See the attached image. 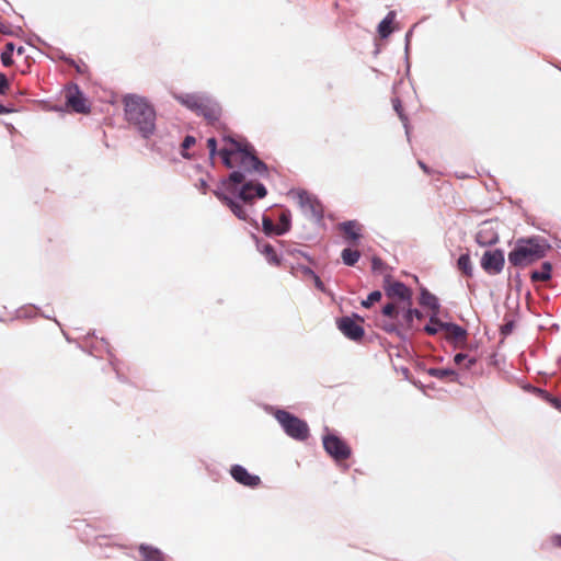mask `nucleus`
Here are the masks:
<instances>
[{"label": "nucleus", "instance_id": "nucleus-1", "mask_svg": "<svg viewBox=\"0 0 561 561\" xmlns=\"http://www.w3.org/2000/svg\"><path fill=\"white\" fill-rule=\"evenodd\" d=\"M224 141L229 142L232 148H222L219 156L222 163L231 169L234 165L237 170L232 171L229 176L222 181V185L228 192H234L236 185L245 181L247 174L256 173L260 176H265L268 173L267 165L260 160L253 146L249 142L238 141L231 136H225Z\"/></svg>", "mask_w": 561, "mask_h": 561}, {"label": "nucleus", "instance_id": "nucleus-2", "mask_svg": "<svg viewBox=\"0 0 561 561\" xmlns=\"http://www.w3.org/2000/svg\"><path fill=\"white\" fill-rule=\"evenodd\" d=\"M125 117L144 138H149L156 130V111L142 96L127 94L124 100Z\"/></svg>", "mask_w": 561, "mask_h": 561}, {"label": "nucleus", "instance_id": "nucleus-3", "mask_svg": "<svg viewBox=\"0 0 561 561\" xmlns=\"http://www.w3.org/2000/svg\"><path fill=\"white\" fill-rule=\"evenodd\" d=\"M550 249V243L541 236L520 238L508 253V262L513 266L525 267L547 256Z\"/></svg>", "mask_w": 561, "mask_h": 561}, {"label": "nucleus", "instance_id": "nucleus-4", "mask_svg": "<svg viewBox=\"0 0 561 561\" xmlns=\"http://www.w3.org/2000/svg\"><path fill=\"white\" fill-rule=\"evenodd\" d=\"M175 99L185 107L206 121L213 123L219 119L221 114L220 105L211 98L201 93H184L175 95Z\"/></svg>", "mask_w": 561, "mask_h": 561}, {"label": "nucleus", "instance_id": "nucleus-5", "mask_svg": "<svg viewBox=\"0 0 561 561\" xmlns=\"http://www.w3.org/2000/svg\"><path fill=\"white\" fill-rule=\"evenodd\" d=\"M276 420L283 426L285 433L294 439L306 440L309 437L308 424L291 413L278 410L275 413Z\"/></svg>", "mask_w": 561, "mask_h": 561}, {"label": "nucleus", "instance_id": "nucleus-6", "mask_svg": "<svg viewBox=\"0 0 561 561\" xmlns=\"http://www.w3.org/2000/svg\"><path fill=\"white\" fill-rule=\"evenodd\" d=\"M290 194L297 201L302 214L307 218L316 222H320L323 219L322 204L314 195L304 190L291 191Z\"/></svg>", "mask_w": 561, "mask_h": 561}, {"label": "nucleus", "instance_id": "nucleus-7", "mask_svg": "<svg viewBox=\"0 0 561 561\" xmlns=\"http://www.w3.org/2000/svg\"><path fill=\"white\" fill-rule=\"evenodd\" d=\"M240 185V187L236 185V191L230 193L250 208L252 207L254 198H263L267 194L266 187L259 182L248 181Z\"/></svg>", "mask_w": 561, "mask_h": 561}, {"label": "nucleus", "instance_id": "nucleus-8", "mask_svg": "<svg viewBox=\"0 0 561 561\" xmlns=\"http://www.w3.org/2000/svg\"><path fill=\"white\" fill-rule=\"evenodd\" d=\"M325 451L337 461L346 460L351 456V448L340 437L329 434L323 437Z\"/></svg>", "mask_w": 561, "mask_h": 561}, {"label": "nucleus", "instance_id": "nucleus-9", "mask_svg": "<svg viewBox=\"0 0 561 561\" xmlns=\"http://www.w3.org/2000/svg\"><path fill=\"white\" fill-rule=\"evenodd\" d=\"M383 290L388 298L397 299L402 305H412V290L404 283L386 279Z\"/></svg>", "mask_w": 561, "mask_h": 561}, {"label": "nucleus", "instance_id": "nucleus-10", "mask_svg": "<svg viewBox=\"0 0 561 561\" xmlns=\"http://www.w3.org/2000/svg\"><path fill=\"white\" fill-rule=\"evenodd\" d=\"M505 257L503 250H488L481 257V267L490 275L500 274L503 271Z\"/></svg>", "mask_w": 561, "mask_h": 561}, {"label": "nucleus", "instance_id": "nucleus-11", "mask_svg": "<svg viewBox=\"0 0 561 561\" xmlns=\"http://www.w3.org/2000/svg\"><path fill=\"white\" fill-rule=\"evenodd\" d=\"M66 99L67 105L71 107L73 112L79 114H87L90 112V106L87 104V100L77 84L69 88Z\"/></svg>", "mask_w": 561, "mask_h": 561}, {"label": "nucleus", "instance_id": "nucleus-12", "mask_svg": "<svg viewBox=\"0 0 561 561\" xmlns=\"http://www.w3.org/2000/svg\"><path fill=\"white\" fill-rule=\"evenodd\" d=\"M214 194L218 199H220L226 206L230 208L236 217L241 220H248V208L245 207L247 205H244L241 201H239L237 197L232 198L221 191H215Z\"/></svg>", "mask_w": 561, "mask_h": 561}, {"label": "nucleus", "instance_id": "nucleus-13", "mask_svg": "<svg viewBox=\"0 0 561 561\" xmlns=\"http://www.w3.org/2000/svg\"><path fill=\"white\" fill-rule=\"evenodd\" d=\"M230 474L238 483L249 488H256L261 484V478L259 476L251 474L240 465H233L230 469Z\"/></svg>", "mask_w": 561, "mask_h": 561}, {"label": "nucleus", "instance_id": "nucleus-14", "mask_svg": "<svg viewBox=\"0 0 561 561\" xmlns=\"http://www.w3.org/2000/svg\"><path fill=\"white\" fill-rule=\"evenodd\" d=\"M337 328L348 339L357 341L364 335V329L354 319L343 317L337 321Z\"/></svg>", "mask_w": 561, "mask_h": 561}, {"label": "nucleus", "instance_id": "nucleus-15", "mask_svg": "<svg viewBox=\"0 0 561 561\" xmlns=\"http://www.w3.org/2000/svg\"><path fill=\"white\" fill-rule=\"evenodd\" d=\"M444 327L442 335L447 342L451 343L453 346L466 340L467 331L461 325L446 322Z\"/></svg>", "mask_w": 561, "mask_h": 561}, {"label": "nucleus", "instance_id": "nucleus-16", "mask_svg": "<svg viewBox=\"0 0 561 561\" xmlns=\"http://www.w3.org/2000/svg\"><path fill=\"white\" fill-rule=\"evenodd\" d=\"M419 304L432 310V313H439L440 304L438 298L432 294L427 288L421 287Z\"/></svg>", "mask_w": 561, "mask_h": 561}, {"label": "nucleus", "instance_id": "nucleus-17", "mask_svg": "<svg viewBox=\"0 0 561 561\" xmlns=\"http://www.w3.org/2000/svg\"><path fill=\"white\" fill-rule=\"evenodd\" d=\"M497 240V233L491 227H489L486 222L482 225V227L480 228L476 236L477 243L482 247L492 245L496 243Z\"/></svg>", "mask_w": 561, "mask_h": 561}, {"label": "nucleus", "instance_id": "nucleus-18", "mask_svg": "<svg viewBox=\"0 0 561 561\" xmlns=\"http://www.w3.org/2000/svg\"><path fill=\"white\" fill-rule=\"evenodd\" d=\"M139 554L142 561H165V557L159 549L141 545L139 547Z\"/></svg>", "mask_w": 561, "mask_h": 561}, {"label": "nucleus", "instance_id": "nucleus-19", "mask_svg": "<svg viewBox=\"0 0 561 561\" xmlns=\"http://www.w3.org/2000/svg\"><path fill=\"white\" fill-rule=\"evenodd\" d=\"M402 320L400 322L401 327L405 329L407 331H419L421 330V327L419 323L414 322L413 316H412V305H403L402 306Z\"/></svg>", "mask_w": 561, "mask_h": 561}, {"label": "nucleus", "instance_id": "nucleus-20", "mask_svg": "<svg viewBox=\"0 0 561 561\" xmlns=\"http://www.w3.org/2000/svg\"><path fill=\"white\" fill-rule=\"evenodd\" d=\"M256 249L259 252H261L263 255H265L268 263L275 264V265L279 264V259H278L276 251L272 244L256 239Z\"/></svg>", "mask_w": 561, "mask_h": 561}, {"label": "nucleus", "instance_id": "nucleus-21", "mask_svg": "<svg viewBox=\"0 0 561 561\" xmlns=\"http://www.w3.org/2000/svg\"><path fill=\"white\" fill-rule=\"evenodd\" d=\"M552 265L550 262H543L539 270H535L530 273V279L533 283L548 282L551 279Z\"/></svg>", "mask_w": 561, "mask_h": 561}, {"label": "nucleus", "instance_id": "nucleus-22", "mask_svg": "<svg viewBox=\"0 0 561 561\" xmlns=\"http://www.w3.org/2000/svg\"><path fill=\"white\" fill-rule=\"evenodd\" d=\"M445 323L446 322H443L442 320L438 319V313H432L430 317V322L426 325H424L422 330L430 335H435L438 333L442 334L445 328Z\"/></svg>", "mask_w": 561, "mask_h": 561}, {"label": "nucleus", "instance_id": "nucleus-23", "mask_svg": "<svg viewBox=\"0 0 561 561\" xmlns=\"http://www.w3.org/2000/svg\"><path fill=\"white\" fill-rule=\"evenodd\" d=\"M396 19V12L389 11L388 14L383 18V20L378 24V33L381 38H387L391 33V24Z\"/></svg>", "mask_w": 561, "mask_h": 561}, {"label": "nucleus", "instance_id": "nucleus-24", "mask_svg": "<svg viewBox=\"0 0 561 561\" xmlns=\"http://www.w3.org/2000/svg\"><path fill=\"white\" fill-rule=\"evenodd\" d=\"M357 222L355 220H348L340 224V229L350 238L352 241H357L360 237L359 232L356 231Z\"/></svg>", "mask_w": 561, "mask_h": 561}, {"label": "nucleus", "instance_id": "nucleus-25", "mask_svg": "<svg viewBox=\"0 0 561 561\" xmlns=\"http://www.w3.org/2000/svg\"><path fill=\"white\" fill-rule=\"evenodd\" d=\"M457 267L467 277H471L473 275V267L471 264L469 253H463L458 257Z\"/></svg>", "mask_w": 561, "mask_h": 561}, {"label": "nucleus", "instance_id": "nucleus-26", "mask_svg": "<svg viewBox=\"0 0 561 561\" xmlns=\"http://www.w3.org/2000/svg\"><path fill=\"white\" fill-rule=\"evenodd\" d=\"M341 257L345 265L354 266L358 262V260L360 257V253L357 250L346 248L342 251Z\"/></svg>", "mask_w": 561, "mask_h": 561}, {"label": "nucleus", "instance_id": "nucleus-27", "mask_svg": "<svg viewBox=\"0 0 561 561\" xmlns=\"http://www.w3.org/2000/svg\"><path fill=\"white\" fill-rule=\"evenodd\" d=\"M15 50V45L12 42H8L4 45L3 50L1 51V61L4 67H10L13 65L12 55Z\"/></svg>", "mask_w": 561, "mask_h": 561}, {"label": "nucleus", "instance_id": "nucleus-28", "mask_svg": "<svg viewBox=\"0 0 561 561\" xmlns=\"http://www.w3.org/2000/svg\"><path fill=\"white\" fill-rule=\"evenodd\" d=\"M276 226L278 227L277 236L286 233L290 229V213L283 211L279 216V225Z\"/></svg>", "mask_w": 561, "mask_h": 561}, {"label": "nucleus", "instance_id": "nucleus-29", "mask_svg": "<svg viewBox=\"0 0 561 561\" xmlns=\"http://www.w3.org/2000/svg\"><path fill=\"white\" fill-rule=\"evenodd\" d=\"M262 226H263V231L265 234L277 236L278 227L274 224V221L270 217L263 216Z\"/></svg>", "mask_w": 561, "mask_h": 561}, {"label": "nucleus", "instance_id": "nucleus-30", "mask_svg": "<svg viewBox=\"0 0 561 561\" xmlns=\"http://www.w3.org/2000/svg\"><path fill=\"white\" fill-rule=\"evenodd\" d=\"M381 312L385 317L394 320L399 317V307L393 302H389L382 307Z\"/></svg>", "mask_w": 561, "mask_h": 561}, {"label": "nucleus", "instance_id": "nucleus-31", "mask_svg": "<svg viewBox=\"0 0 561 561\" xmlns=\"http://www.w3.org/2000/svg\"><path fill=\"white\" fill-rule=\"evenodd\" d=\"M454 362L457 365H462L466 362V367L469 369L477 362V359L476 357H470L468 353H456Z\"/></svg>", "mask_w": 561, "mask_h": 561}, {"label": "nucleus", "instance_id": "nucleus-32", "mask_svg": "<svg viewBox=\"0 0 561 561\" xmlns=\"http://www.w3.org/2000/svg\"><path fill=\"white\" fill-rule=\"evenodd\" d=\"M382 295L379 290L371 291L365 300L362 301L364 308H370L375 302L381 299Z\"/></svg>", "mask_w": 561, "mask_h": 561}, {"label": "nucleus", "instance_id": "nucleus-33", "mask_svg": "<svg viewBox=\"0 0 561 561\" xmlns=\"http://www.w3.org/2000/svg\"><path fill=\"white\" fill-rule=\"evenodd\" d=\"M195 142H196L195 137H193L191 135L185 136V138L183 139V142L181 145V147H182L181 154L183 158H185V159L190 158V154L187 153L186 150L188 148H191Z\"/></svg>", "mask_w": 561, "mask_h": 561}, {"label": "nucleus", "instance_id": "nucleus-34", "mask_svg": "<svg viewBox=\"0 0 561 561\" xmlns=\"http://www.w3.org/2000/svg\"><path fill=\"white\" fill-rule=\"evenodd\" d=\"M393 108L394 111L398 113L400 119L403 122V125L405 127V133L407 135H409V130H408V117L403 114L402 112V106H401V102L399 99H394L393 100Z\"/></svg>", "mask_w": 561, "mask_h": 561}, {"label": "nucleus", "instance_id": "nucleus-35", "mask_svg": "<svg viewBox=\"0 0 561 561\" xmlns=\"http://www.w3.org/2000/svg\"><path fill=\"white\" fill-rule=\"evenodd\" d=\"M207 147L209 149V156L213 159L217 153L219 154L220 151L217 150V140L216 138L211 137L207 140Z\"/></svg>", "mask_w": 561, "mask_h": 561}, {"label": "nucleus", "instance_id": "nucleus-36", "mask_svg": "<svg viewBox=\"0 0 561 561\" xmlns=\"http://www.w3.org/2000/svg\"><path fill=\"white\" fill-rule=\"evenodd\" d=\"M10 83L5 75L0 72V95L7 94Z\"/></svg>", "mask_w": 561, "mask_h": 561}, {"label": "nucleus", "instance_id": "nucleus-37", "mask_svg": "<svg viewBox=\"0 0 561 561\" xmlns=\"http://www.w3.org/2000/svg\"><path fill=\"white\" fill-rule=\"evenodd\" d=\"M412 316L415 323L421 325L422 320L424 319V313L416 308H412Z\"/></svg>", "mask_w": 561, "mask_h": 561}, {"label": "nucleus", "instance_id": "nucleus-38", "mask_svg": "<svg viewBox=\"0 0 561 561\" xmlns=\"http://www.w3.org/2000/svg\"><path fill=\"white\" fill-rule=\"evenodd\" d=\"M432 375L439 377V378H444L448 375H454V371L447 370V369H433Z\"/></svg>", "mask_w": 561, "mask_h": 561}, {"label": "nucleus", "instance_id": "nucleus-39", "mask_svg": "<svg viewBox=\"0 0 561 561\" xmlns=\"http://www.w3.org/2000/svg\"><path fill=\"white\" fill-rule=\"evenodd\" d=\"M298 270L301 272L302 275L305 276H310V277H314L317 274L313 272V270H311L309 266H306V265H299L298 266Z\"/></svg>", "mask_w": 561, "mask_h": 561}, {"label": "nucleus", "instance_id": "nucleus-40", "mask_svg": "<svg viewBox=\"0 0 561 561\" xmlns=\"http://www.w3.org/2000/svg\"><path fill=\"white\" fill-rule=\"evenodd\" d=\"M513 328H514V322H513V321H510V322L505 323V324L502 327V329H501L502 334H503V335H507V334H510V333L513 331Z\"/></svg>", "mask_w": 561, "mask_h": 561}, {"label": "nucleus", "instance_id": "nucleus-41", "mask_svg": "<svg viewBox=\"0 0 561 561\" xmlns=\"http://www.w3.org/2000/svg\"><path fill=\"white\" fill-rule=\"evenodd\" d=\"M312 278H313V280H314V285H316V287H317L320 291L325 293V291H327L325 286H324L323 282L320 279V277H319L318 275H316V276H314V277H312Z\"/></svg>", "mask_w": 561, "mask_h": 561}, {"label": "nucleus", "instance_id": "nucleus-42", "mask_svg": "<svg viewBox=\"0 0 561 561\" xmlns=\"http://www.w3.org/2000/svg\"><path fill=\"white\" fill-rule=\"evenodd\" d=\"M291 253H293L294 255H297V256H304V257H305V259H307L309 262H312L311 257H310L307 253H305L304 251H301V250H299V249H295V250H293V251H291Z\"/></svg>", "mask_w": 561, "mask_h": 561}, {"label": "nucleus", "instance_id": "nucleus-43", "mask_svg": "<svg viewBox=\"0 0 561 561\" xmlns=\"http://www.w3.org/2000/svg\"><path fill=\"white\" fill-rule=\"evenodd\" d=\"M0 33L4 35H11L12 32L9 26H7L3 22L0 21Z\"/></svg>", "mask_w": 561, "mask_h": 561}, {"label": "nucleus", "instance_id": "nucleus-44", "mask_svg": "<svg viewBox=\"0 0 561 561\" xmlns=\"http://www.w3.org/2000/svg\"><path fill=\"white\" fill-rule=\"evenodd\" d=\"M12 112H14L13 107H8L0 103V114H9Z\"/></svg>", "mask_w": 561, "mask_h": 561}, {"label": "nucleus", "instance_id": "nucleus-45", "mask_svg": "<svg viewBox=\"0 0 561 561\" xmlns=\"http://www.w3.org/2000/svg\"><path fill=\"white\" fill-rule=\"evenodd\" d=\"M385 330L388 332H394V331H397V324H394V323L386 324Z\"/></svg>", "mask_w": 561, "mask_h": 561}, {"label": "nucleus", "instance_id": "nucleus-46", "mask_svg": "<svg viewBox=\"0 0 561 561\" xmlns=\"http://www.w3.org/2000/svg\"><path fill=\"white\" fill-rule=\"evenodd\" d=\"M417 163L424 172H426L427 174L431 173L428 167L423 161L419 160Z\"/></svg>", "mask_w": 561, "mask_h": 561}, {"label": "nucleus", "instance_id": "nucleus-47", "mask_svg": "<svg viewBox=\"0 0 561 561\" xmlns=\"http://www.w3.org/2000/svg\"><path fill=\"white\" fill-rule=\"evenodd\" d=\"M199 186H201V190H203V192L205 193L208 185H207V182L204 179H201L199 180Z\"/></svg>", "mask_w": 561, "mask_h": 561}, {"label": "nucleus", "instance_id": "nucleus-48", "mask_svg": "<svg viewBox=\"0 0 561 561\" xmlns=\"http://www.w3.org/2000/svg\"><path fill=\"white\" fill-rule=\"evenodd\" d=\"M550 402H551L556 408L561 409V402H560L558 399L552 398V399H550Z\"/></svg>", "mask_w": 561, "mask_h": 561}, {"label": "nucleus", "instance_id": "nucleus-49", "mask_svg": "<svg viewBox=\"0 0 561 561\" xmlns=\"http://www.w3.org/2000/svg\"><path fill=\"white\" fill-rule=\"evenodd\" d=\"M15 50H16V54H18V55H23V54H24V51H25V49H24V47H23V46L18 47Z\"/></svg>", "mask_w": 561, "mask_h": 561}, {"label": "nucleus", "instance_id": "nucleus-50", "mask_svg": "<svg viewBox=\"0 0 561 561\" xmlns=\"http://www.w3.org/2000/svg\"><path fill=\"white\" fill-rule=\"evenodd\" d=\"M554 542L558 547L561 548V536L556 537Z\"/></svg>", "mask_w": 561, "mask_h": 561}, {"label": "nucleus", "instance_id": "nucleus-51", "mask_svg": "<svg viewBox=\"0 0 561 561\" xmlns=\"http://www.w3.org/2000/svg\"><path fill=\"white\" fill-rule=\"evenodd\" d=\"M65 60H66L67 62H69L70 65H75V60H72V59L65 58Z\"/></svg>", "mask_w": 561, "mask_h": 561}, {"label": "nucleus", "instance_id": "nucleus-52", "mask_svg": "<svg viewBox=\"0 0 561 561\" xmlns=\"http://www.w3.org/2000/svg\"><path fill=\"white\" fill-rule=\"evenodd\" d=\"M410 34H411V31H409V32L407 33V36H405V38H407V44L409 43Z\"/></svg>", "mask_w": 561, "mask_h": 561}, {"label": "nucleus", "instance_id": "nucleus-53", "mask_svg": "<svg viewBox=\"0 0 561 561\" xmlns=\"http://www.w3.org/2000/svg\"><path fill=\"white\" fill-rule=\"evenodd\" d=\"M77 71L81 72L82 71V67L77 66Z\"/></svg>", "mask_w": 561, "mask_h": 561}, {"label": "nucleus", "instance_id": "nucleus-54", "mask_svg": "<svg viewBox=\"0 0 561 561\" xmlns=\"http://www.w3.org/2000/svg\"><path fill=\"white\" fill-rule=\"evenodd\" d=\"M516 280L519 283L520 282V278H519V274H516Z\"/></svg>", "mask_w": 561, "mask_h": 561}]
</instances>
